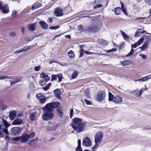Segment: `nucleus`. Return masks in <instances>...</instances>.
Segmentation results:
<instances>
[{"label": "nucleus", "mask_w": 151, "mask_h": 151, "mask_svg": "<svg viewBox=\"0 0 151 151\" xmlns=\"http://www.w3.org/2000/svg\"><path fill=\"white\" fill-rule=\"evenodd\" d=\"M60 105V103L58 102L47 104L44 107L45 112L42 115V119L45 121L52 119L54 116L52 112L53 109L58 107Z\"/></svg>", "instance_id": "f257e3e1"}, {"label": "nucleus", "mask_w": 151, "mask_h": 151, "mask_svg": "<svg viewBox=\"0 0 151 151\" xmlns=\"http://www.w3.org/2000/svg\"><path fill=\"white\" fill-rule=\"evenodd\" d=\"M71 126L77 133H79L83 130V125L81 119L76 118L72 119Z\"/></svg>", "instance_id": "f03ea898"}, {"label": "nucleus", "mask_w": 151, "mask_h": 151, "mask_svg": "<svg viewBox=\"0 0 151 151\" xmlns=\"http://www.w3.org/2000/svg\"><path fill=\"white\" fill-rule=\"evenodd\" d=\"M7 121L0 118V129H3L4 133L6 134H9V132L7 128L9 126Z\"/></svg>", "instance_id": "7ed1b4c3"}, {"label": "nucleus", "mask_w": 151, "mask_h": 151, "mask_svg": "<svg viewBox=\"0 0 151 151\" xmlns=\"http://www.w3.org/2000/svg\"><path fill=\"white\" fill-rule=\"evenodd\" d=\"M35 135V133L32 132L30 134L28 135L26 133H24L20 137V141L22 143H24L27 142L30 138H33Z\"/></svg>", "instance_id": "20e7f679"}, {"label": "nucleus", "mask_w": 151, "mask_h": 151, "mask_svg": "<svg viewBox=\"0 0 151 151\" xmlns=\"http://www.w3.org/2000/svg\"><path fill=\"white\" fill-rule=\"evenodd\" d=\"M103 136V133L102 131L99 132L96 134L95 136V142L96 145H98L100 143Z\"/></svg>", "instance_id": "39448f33"}, {"label": "nucleus", "mask_w": 151, "mask_h": 151, "mask_svg": "<svg viewBox=\"0 0 151 151\" xmlns=\"http://www.w3.org/2000/svg\"><path fill=\"white\" fill-rule=\"evenodd\" d=\"M106 94L104 91H100L97 94L96 99L98 101H101L104 99Z\"/></svg>", "instance_id": "423d86ee"}, {"label": "nucleus", "mask_w": 151, "mask_h": 151, "mask_svg": "<svg viewBox=\"0 0 151 151\" xmlns=\"http://www.w3.org/2000/svg\"><path fill=\"white\" fill-rule=\"evenodd\" d=\"M22 130V129L20 127H13L11 129L10 133L12 134L15 135L19 133Z\"/></svg>", "instance_id": "0eeeda50"}, {"label": "nucleus", "mask_w": 151, "mask_h": 151, "mask_svg": "<svg viewBox=\"0 0 151 151\" xmlns=\"http://www.w3.org/2000/svg\"><path fill=\"white\" fill-rule=\"evenodd\" d=\"M58 127L57 124L49 122V125L47 127V130L49 131H54Z\"/></svg>", "instance_id": "6e6552de"}, {"label": "nucleus", "mask_w": 151, "mask_h": 151, "mask_svg": "<svg viewBox=\"0 0 151 151\" xmlns=\"http://www.w3.org/2000/svg\"><path fill=\"white\" fill-rule=\"evenodd\" d=\"M36 96L41 103L43 104L45 102L46 97L42 93H38L36 94Z\"/></svg>", "instance_id": "1a4fd4ad"}, {"label": "nucleus", "mask_w": 151, "mask_h": 151, "mask_svg": "<svg viewBox=\"0 0 151 151\" xmlns=\"http://www.w3.org/2000/svg\"><path fill=\"white\" fill-rule=\"evenodd\" d=\"M92 145L90 139L87 137H86L83 139L82 145L86 147L91 146Z\"/></svg>", "instance_id": "9d476101"}, {"label": "nucleus", "mask_w": 151, "mask_h": 151, "mask_svg": "<svg viewBox=\"0 0 151 151\" xmlns=\"http://www.w3.org/2000/svg\"><path fill=\"white\" fill-rule=\"evenodd\" d=\"M54 15L57 17H61L63 14V11L61 8L57 7L54 12Z\"/></svg>", "instance_id": "9b49d317"}, {"label": "nucleus", "mask_w": 151, "mask_h": 151, "mask_svg": "<svg viewBox=\"0 0 151 151\" xmlns=\"http://www.w3.org/2000/svg\"><path fill=\"white\" fill-rule=\"evenodd\" d=\"M140 41H141V43L144 42V43H146L148 44L151 41V37L149 36H145L143 37H142L139 39Z\"/></svg>", "instance_id": "f8f14e48"}, {"label": "nucleus", "mask_w": 151, "mask_h": 151, "mask_svg": "<svg viewBox=\"0 0 151 151\" xmlns=\"http://www.w3.org/2000/svg\"><path fill=\"white\" fill-rule=\"evenodd\" d=\"M2 12L4 14L8 13L9 11V7L7 4L2 5L1 7V9Z\"/></svg>", "instance_id": "ddd939ff"}, {"label": "nucleus", "mask_w": 151, "mask_h": 151, "mask_svg": "<svg viewBox=\"0 0 151 151\" xmlns=\"http://www.w3.org/2000/svg\"><path fill=\"white\" fill-rule=\"evenodd\" d=\"M23 122V120L19 118H17L12 122V124L15 125H19L22 124Z\"/></svg>", "instance_id": "4468645a"}, {"label": "nucleus", "mask_w": 151, "mask_h": 151, "mask_svg": "<svg viewBox=\"0 0 151 151\" xmlns=\"http://www.w3.org/2000/svg\"><path fill=\"white\" fill-rule=\"evenodd\" d=\"M31 47V46H27L23 47L22 48L19 49V50L15 51L14 53H19L24 51H26L29 50Z\"/></svg>", "instance_id": "2eb2a0df"}, {"label": "nucleus", "mask_w": 151, "mask_h": 151, "mask_svg": "<svg viewBox=\"0 0 151 151\" xmlns=\"http://www.w3.org/2000/svg\"><path fill=\"white\" fill-rule=\"evenodd\" d=\"M151 78V75H150L146 76L141 77L138 80H135V81H141L143 82L145 81L149 80Z\"/></svg>", "instance_id": "dca6fc26"}, {"label": "nucleus", "mask_w": 151, "mask_h": 151, "mask_svg": "<svg viewBox=\"0 0 151 151\" xmlns=\"http://www.w3.org/2000/svg\"><path fill=\"white\" fill-rule=\"evenodd\" d=\"M113 102L116 104L121 103L122 102V99L120 97L117 96L114 97L113 100Z\"/></svg>", "instance_id": "f3484780"}, {"label": "nucleus", "mask_w": 151, "mask_h": 151, "mask_svg": "<svg viewBox=\"0 0 151 151\" xmlns=\"http://www.w3.org/2000/svg\"><path fill=\"white\" fill-rule=\"evenodd\" d=\"M28 29L31 31H34L36 28V23L29 24L27 25Z\"/></svg>", "instance_id": "a211bd4d"}, {"label": "nucleus", "mask_w": 151, "mask_h": 151, "mask_svg": "<svg viewBox=\"0 0 151 151\" xmlns=\"http://www.w3.org/2000/svg\"><path fill=\"white\" fill-rule=\"evenodd\" d=\"M145 32L143 29H139L135 33L134 36L135 37H139L142 34L145 33Z\"/></svg>", "instance_id": "6ab92c4d"}, {"label": "nucleus", "mask_w": 151, "mask_h": 151, "mask_svg": "<svg viewBox=\"0 0 151 151\" xmlns=\"http://www.w3.org/2000/svg\"><path fill=\"white\" fill-rule=\"evenodd\" d=\"M100 29L99 27L97 26H93L89 28V31L91 32H96L99 31Z\"/></svg>", "instance_id": "aec40b11"}, {"label": "nucleus", "mask_w": 151, "mask_h": 151, "mask_svg": "<svg viewBox=\"0 0 151 151\" xmlns=\"http://www.w3.org/2000/svg\"><path fill=\"white\" fill-rule=\"evenodd\" d=\"M9 116L10 119L13 120L14 119L16 116V111H10L9 113Z\"/></svg>", "instance_id": "412c9836"}, {"label": "nucleus", "mask_w": 151, "mask_h": 151, "mask_svg": "<svg viewBox=\"0 0 151 151\" xmlns=\"http://www.w3.org/2000/svg\"><path fill=\"white\" fill-rule=\"evenodd\" d=\"M40 77L43 78L45 81H47L50 79V77L47 75L45 74L44 73H41L40 75Z\"/></svg>", "instance_id": "4be33fe9"}, {"label": "nucleus", "mask_w": 151, "mask_h": 151, "mask_svg": "<svg viewBox=\"0 0 151 151\" xmlns=\"http://www.w3.org/2000/svg\"><path fill=\"white\" fill-rule=\"evenodd\" d=\"M39 24L43 29H47L48 27V25L44 21H40Z\"/></svg>", "instance_id": "5701e85b"}, {"label": "nucleus", "mask_w": 151, "mask_h": 151, "mask_svg": "<svg viewBox=\"0 0 151 151\" xmlns=\"http://www.w3.org/2000/svg\"><path fill=\"white\" fill-rule=\"evenodd\" d=\"M54 93L55 96L58 99L60 98V90L59 89H55L54 91Z\"/></svg>", "instance_id": "b1692460"}, {"label": "nucleus", "mask_w": 151, "mask_h": 151, "mask_svg": "<svg viewBox=\"0 0 151 151\" xmlns=\"http://www.w3.org/2000/svg\"><path fill=\"white\" fill-rule=\"evenodd\" d=\"M148 45L146 43L143 42L142 46L140 47L139 48L142 51L145 50L148 48Z\"/></svg>", "instance_id": "393cba45"}, {"label": "nucleus", "mask_w": 151, "mask_h": 151, "mask_svg": "<svg viewBox=\"0 0 151 151\" xmlns=\"http://www.w3.org/2000/svg\"><path fill=\"white\" fill-rule=\"evenodd\" d=\"M132 62L130 60H125L122 62L121 64L123 66H125L131 64Z\"/></svg>", "instance_id": "a878e982"}, {"label": "nucleus", "mask_w": 151, "mask_h": 151, "mask_svg": "<svg viewBox=\"0 0 151 151\" xmlns=\"http://www.w3.org/2000/svg\"><path fill=\"white\" fill-rule=\"evenodd\" d=\"M78 145L76 149V151H82V148L81 147V140L80 139H78Z\"/></svg>", "instance_id": "bb28decb"}, {"label": "nucleus", "mask_w": 151, "mask_h": 151, "mask_svg": "<svg viewBox=\"0 0 151 151\" xmlns=\"http://www.w3.org/2000/svg\"><path fill=\"white\" fill-rule=\"evenodd\" d=\"M133 93L134 95L138 97H139L142 94L139 91H138L137 89L133 91H131L130 93Z\"/></svg>", "instance_id": "cd10ccee"}, {"label": "nucleus", "mask_w": 151, "mask_h": 151, "mask_svg": "<svg viewBox=\"0 0 151 151\" xmlns=\"http://www.w3.org/2000/svg\"><path fill=\"white\" fill-rule=\"evenodd\" d=\"M121 4V9L122 11L124 12V14L126 15H128V13L127 12V10L124 7V4L121 1H120Z\"/></svg>", "instance_id": "c85d7f7f"}, {"label": "nucleus", "mask_w": 151, "mask_h": 151, "mask_svg": "<svg viewBox=\"0 0 151 151\" xmlns=\"http://www.w3.org/2000/svg\"><path fill=\"white\" fill-rule=\"evenodd\" d=\"M121 33L124 39L125 40L129 39V37L123 31L121 30Z\"/></svg>", "instance_id": "c756f323"}, {"label": "nucleus", "mask_w": 151, "mask_h": 151, "mask_svg": "<svg viewBox=\"0 0 151 151\" xmlns=\"http://www.w3.org/2000/svg\"><path fill=\"white\" fill-rule=\"evenodd\" d=\"M141 44V41L139 40L137 42L134 44L132 45V48H135L137 46Z\"/></svg>", "instance_id": "7c9ffc66"}, {"label": "nucleus", "mask_w": 151, "mask_h": 151, "mask_svg": "<svg viewBox=\"0 0 151 151\" xmlns=\"http://www.w3.org/2000/svg\"><path fill=\"white\" fill-rule=\"evenodd\" d=\"M30 119L32 121L35 120L36 119V114L34 113L30 114Z\"/></svg>", "instance_id": "2f4dec72"}, {"label": "nucleus", "mask_w": 151, "mask_h": 151, "mask_svg": "<svg viewBox=\"0 0 151 151\" xmlns=\"http://www.w3.org/2000/svg\"><path fill=\"white\" fill-rule=\"evenodd\" d=\"M68 55L69 57L70 58H73L75 56V54L74 52L72 50H70V51L68 52Z\"/></svg>", "instance_id": "473e14b6"}, {"label": "nucleus", "mask_w": 151, "mask_h": 151, "mask_svg": "<svg viewBox=\"0 0 151 151\" xmlns=\"http://www.w3.org/2000/svg\"><path fill=\"white\" fill-rule=\"evenodd\" d=\"M115 13L116 15H119L121 13V9L120 7H116L114 9Z\"/></svg>", "instance_id": "72a5a7b5"}, {"label": "nucleus", "mask_w": 151, "mask_h": 151, "mask_svg": "<svg viewBox=\"0 0 151 151\" xmlns=\"http://www.w3.org/2000/svg\"><path fill=\"white\" fill-rule=\"evenodd\" d=\"M78 72L77 71H75L73 72L71 76V79H74L76 78L78 76Z\"/></svg>", "instance_id": "f704fd0d"}, {"label": "nucleus", "mask_w": 151, "mask_h": 151, "mask_svg": "<svg viewBox=\"0 0 151 151\" xmlns=\"http://www.w3.org/2000/svg\"><path fill=\"white\" fill-rule=\"evenodd\" d=\"M57 77L58 78V82H60L62 81V79L63 78L62 74L61 73H59L57 74Z\"/></svg>", "instance_id": "c9c22d12"}, {"label": "nucleus", "mask_w": 151, "mask_h": 151, "mask_svg": "<svg viewBox=\"0 0 151 151\" xmlns=\"http://www.w3.org/2000/svg\"><path fill=\"white\" fill-rule=\"evenodd\" d=\"M113 95L111 92L109 93V99L110 101H113L114 99Z\"/></svg>", "instance_id": "e433bc0d"}, {"label": "nucleus", "mask_w": 151, "mask_h": 151, "mask_svg": "<svg viewBox=\"0 0 151 151\" xmlns=\"http://www.w3.org/2000/svg\"><path fill=\"white\" fill-rule=\"evenodd\" d=\"M12 78V77L11 76H3L0 77V79L2 80L5 79H10Z\"/></svg>", "instance_id": "4c0bfd02"}, {"label": "nucleus", "mask_w": 151, "mask_h": 151, "mask_svg": "<svg viewBox=\"0 0 151 151\" xmlns=\"http://www.w3.org/2000/svg\"><path fill=\"white\" fill-rule=\"evenodd\" d=\"M22 79V77H20L17 78H16L15 80H17V81H13V84L16 83L20 81H21Z\"/></svg>", "instance_id": "58836bf2"}, {"label": "nucleus", "mask_w": 151, "mask_h": 151, "mask_svg": "<svg viewBox=\"0 0 151 151\" xmlns=\"http://www.w3.org/2000/svg\"><path fill=\"white\" fill-rule=\"evenodd\" d=\"M7 106L6 105L1 104L0 105V109L1 110H4L6 109Z\"/></svg>", "instance_id": "ea45409f"}, {"label": "nucleus", "mask_w": 151, "mask_h": 151, "mask_svg": "<svg viewBox=\"0 0 151 151\" xmlns=\"http://www.w3.org/2000/svg\"><path fill=\"white\" fill-rule=\"evenodd\" d=\"M51 81H55L57 79V75H54L52 74L51 76Z\"/></svg>", "instance_id": "a19ab883"}, {"label": "nucleus", "mask_w": 151, "mask_h": 151, "mask_svg": "<svg viewBox=\"0 0 151 151\" xmlns=\"http://www.w3.org/2000/svg\"><path fill=\"white\" fill-rule=\"evenodd\" d=\"M139 55L141 57L143 60H145L147 58V56L142 53H140L139 54Z\"/></svg>", "instance_id": "79ce46f5"}, {"label": "nucleus", "mask_w": 151, "mask_h": 151, "mask_svg": "<svg viewBox=\"0 0 151 151\" xmlns=\"http://www.w3.org/2000/svg\"><path fill=\"white\" fill-rule=\"evenodd\" d=\"M134 50L133 48H132L130 52L127 55V57H129L132 55L134 52Z\"/></svg>", "instance_id": "37998d69"}, {"label": "nucleus", "mask_w": 151, "mask_h": 151, "mask_svg": "<svg viewBox=\"0 0 151 151\" xmlns=\"http://www.w3.org/2000/svg\"><path fill=\"white\" fill-rule=\"evenodd\" d=\"M40 5V4H36L34 6H32V10H34L35 9H37L38 8Z\"/></svg>", "instance_id": "c03bdc74"}, {"label": "nucleus", "mask_w": 151, "mask_h": 151, "mask_svg": "<svg viewBox=\"0 0 151 151\" xmlns=\"http://www.w3.org/2000/svg\"><path fill=\"white\" fill-rule=\"evenodd\" d=\"M17 12L15 10H13L11 14V16L13 17H15L17 15Z\"/></svg>", "instance_id": "a18cd8bd"}, {"label": "nucleus", "mask_w": 151, "mask_h": 151, "mask_svg": "<svg viewBox=\"0 0 151 151\" xmlns=\"http://www.w3.org/2000/svg\"><path fill=\"white\" fill-rule=\"evenodd\" d=\"M70 118L72 119L73 116V109H70Z\"/></svg>", "instance_id": "49530a36"}, {"label": "nucleus", "mask_w": 151, "mask_h": 151, "mask_svg": "<svg viewBox=\"0 0 151 151\" xmlns=\"http://www.w3.org/2000/svg\"><path fill=\"white\" fill-rule=\"evenodd\" d=\"M78 29L81 32L83 31V27L81 25H78Z\"/></svg>", "instance_id": "de8ad7c7"}, {"label": "nucleus", "mask_w": 151, "mask_h": 151, "mask_svg": "<svg viewBox=\"0 0 151 151\" xmlns=\"http://www.w3.org/2000/svg\"><path fill=\"white\" fill-rule=\"evenodd\" d=\"M59 25H57L56 26L50 27H49V28L52 30L56 29L59 28Z\"/></svg>", "instance_id": "09e8293b"}, {"label": "nucleus", "mask_w": 151, "mask_h": 151, "mask_svg": "<svg viewBox=\"0 0 151 151\" xmlns=\"http://www.w3.org/2000/svg\"><path fill=\"white\" fill-rule=\"evenodd\" d=\"M57 112L58 115L60 117H62L63 116V114L62 111L58 109L57 110Z\"/></svg>", "instance_id": "8fccbe9b"}, {"label": "nucleus", "mask_w": 151, "mask_h": 151, "mask_svg": "<svg viewBox=\"0 0 151 151\" xmlns=\"http://www.w3.org/2000/svg\"><path fill=\"white\" fill-rule=\"evenodd\" d=\"M145 88H142L139 90L140 92L141 93V94L143 91H147V88H146V86H145Z\"/></svg>", "instance_id": "3c124183"}, {"label": "nucleus", "mask_w": 151, "mask_h": 151, "mask_svg": "<svg viewBox=\"0 0 151 151\" xmlns=\"http://www.w3.org/2000/svg\"><path fill=\"white\" fill-rule=\"evenodd\" d=\"M35 142L36 141L35 140H33L29 143V145L30 146L33 145L35 143Z\"/></svg>", "instance_id": "603ef678"}, {"label": "nucleus", "mask_w": 151, "mask_h": 151, "mask_svg": "<svg viewBox=\"0 0 151 151\" xmlns=\"http://www.w3.org/2000/svg\"><path fill=\"white\" fill-rule=\"evenodd\" d=\"M20 137H14L12 138V140L14 141H18L19 140H20Z\"/></svg>", "instance_id": "864d4df0"}, {"label": "nucleus", "mask_w": 151, "mask_h": 151, "mask_svg": "<svg viewBox=\"0 0 151 151\" xmlns=\"http://www.w3.org/2000/svg\"><path fill=\"white\" fill-rule=\"evenodd\" d=\"M4 131L3 129H0V137H4Z\"/></svg>", "instance_id": "5fc2aeb1"}, {"label": "nucleus", "mask_w": 151, "mask_h": 151, "mask_svg": "<svg viewBox=\"0 0 151 151\" xmlns=\"http://www.w3.org/2000/svg\"><path fill=\"white\" fill-rule=\"evenodd\" d=\"M41 67L40 66H35L34 68V70L35 71H38L40 69Z\"/></svg>", "instance_id": "6e6d98bb"}, {"label": "nucleus", "mask_w": 151, "mask_h": 151, "mask_svg": "<svg viewBox=\"0 0 151 151\" xmlns=\"http://www.w3.org/2000/svg\"><path fill=\"white\" fill-rule=\"evenodd\" d=\"M40 84L41 86H43L46 84V83H45L43 80H41L40 81Z\"/></svg>", "instance_id": "4d7b16f0"}, {"label": "nucleus", "mask_w": 151, "mask_h": 151, "mask_svg": "<svg viewBox=\"0 0 151 151\" xmlns=\"http://www.w3.org/2000/svg\"><path fill=\"white\" fill-rule=\"evenodd\" d=\"M145 2L149 5H151V0H145Z\"/></svg>", "instance_id": "13d9d810"}, {"label": "nucleus", "mask_w": 151, "mask_h": 151, "mask_svg": "<svg viewBox=\"0 0 151 151\" xmlns=\"http://www.w3.org/2000/svg\"><path fill=\"white\" fill-rule=\"evenodd\" d=\"M102 6V5L101 4H98L96 5L94 7V9H95L97 8H100Z\"/></svg>", "instance_id": "bf43d9fd"}, {"label": "nucleus", "mask_w": 151, "mask_h": 151, "mask_svg": "<svg viewBox=\"0 0 151 151\" xmlns=\"http://www.w3.org/2000/svg\"><path fill=\"white\" fill-rule=\"evenodd\" d=\"M23 116V114L22 112H20L19 113H18L17 114V116L18 117H21Z\"/></svg>", "instance_id": "052dcab7"}, {"label": "nucleus", "mask_w": 151, "mask_h": 151, "mask_svg": "<svg viewBox=\"0 0 151 151\" xmlns=\"http://www.w3.org/2000/svg\"><path fill=\"white\" fill-rule=\"evenodd\" d=\"M85 101L87 105H91V101L86 99H85Z\"/></svg>", "instance_id": "680f3d73"}, {"label": "nucleus", "mask_w": 151, "mask_h": 151, "mask_svg": "<svg viewBox=\"0 0 151 151\" xmlns=\"http://www.w3.org/2000/svg\"><path fill=\"white\" fill-rule=\"evenodd\" d=\"M83 47V46H81L80 47V52H85V51L84 50V49H83L82 47Z\"/></svg>", "instance_id": "e2e57ef3"}, {"label": "nucleus", "mask_w": 151, "mask_h": 151, "mask_svg": "<svg viewBox=\"0 0 151 151\" xmlns=\"http://www.w3.org/2000/svg\"><path fill=\"white\" fill-rule=\"evenodd\" d=\"M85 53L87 55H90L92 54V52L87 51H85Z\"/></svg>", "instance_id": "0e129e2a"}, {"label": "nucleus", "mask_w": 151, "mask_h": 151, "mask_svg": "<svg viewBox=\"0 0 151 151\" xmlns=\"http://www.w3.org/2000/svg\"><path fill=\"white\" fill-rule=\"evenodd\" d=\"M47 21L49 23H51L52 21V17L49 18L47 19Z\"/></svg>", "instance_id": "69168bd1"}, {"label": "nucleus", "mask_w": 151, "mask_h": 151, "mask_svg": "<svg viewBox=\"0 0 151 151\" xmlns=\"http://www.w3.org/2000/svg\"><path fill=\"white\" fill-rule=\"evenodd\" d=\"M4 138L5 139H7L8 140H9L10 139V137L7 135H6L5 137Z\"/></svg>", "instance_id": "338daca9"}, {"label": "nucleus", "mask_w": 151, "mask_h": 151, "mask_svg": "<svg viewBox=\"0 0 151 151\" xmlns=\"http://www.w3.org/2000/svg\"><path fill=\"white\" fill-rule=\"evenodd\" d=\"M84 53H85L84 52H80V55L79 56V57H82L83 56V55H84Z\"/></svg>", "instance_id": "774afa93"}]
</instances>
